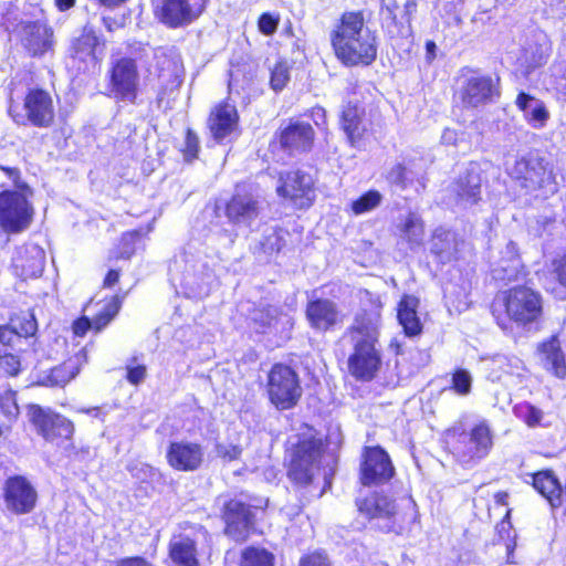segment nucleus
<instances>
[{
    "mask_svg": "<svg viewBox=\"0 0 566 566\" xmlns=\"http://www.w3.org/2000/svg\"><path fill=\"white\" fill-rule=\"evenodd\" d=\"M380 326V312L365 311L356 317L353 329L354 353L348 358L350 374L360 380H371L381 365L380 350L377 348Z\"/></svg>",
    "mask_w": 566,
    "mask_h": 566,
    "instance_id": "nucleus-1",
    "label": "nucleus"
},
{
    "mask_svg": "<svg viewBox=\"0 0 566 566\" xmlns=\"http://www.w3.org/2000/svg\"><path fill=\"white\" fill-rule=\"evenodd\" d=\"M332 44L345 64H370L377 54L375 36L365 27L360 12H346L332 34Z\"/></svg>",
    "mask_w": 566,
    "mask_h": 566,
    "instance_id": "nucleus-2",
    "label": "nucleus"
},
{
    "mask_svg": "<svg viewBox=\"0 0 566 566\" xmlns=\"http://www.w3.org/2000/svg\"><path fill=\"white\" fill-rule=\"evenodd\" d=\"M506 171L522 188L528 192L539 191L548 197L557 191V184L549 164L535 155H527L507 164Z\"/></svg>",
    "mask_w": 566,
    "mask_h": 566,
    "instance_id": "nucleus-3",
    "label": "nucleus"
},
{
    "mask_svg": "<svg viewBox=\"0 0 566 566\" xmlns=\"http://www.w3.org/2000/svg\"><path fill=\"white\" fill-rule=\"evenodd\" d=\"M509 321L526 327L538 321L543 313V300L538 292L527 286L505 291L497 300Z\"/></svg>",
    "mask_w": 566,
    "mask_h": 566,
    "instance_id": "nucleus-4",
    "label": "nucleus"
},
{
    "mask_svg": "<svg viewBox=\"0 0 566 566\" xmlns=\"http://www.w3.org/2000/svg\"><path fill=\"white\" fill-rule=\"evenodd\" d=\"M268 392L271 402L279 409L295 406L302 395L296 373L286 365H274L268 378Z\"/></svg>",
    "mask_w": 566,
    "mask_h": 566,
    "instance_id": "nucleus-5",
    "label": "nucleus"
},
{
    "mask_svg": "<svg viewBox=\"0 0 566 566\" xmlns=\"http://www.w3.org/2000/svg\"><path fill=\"white\" fill-rule=\"evenodd\" d=\"M493 447V436L485 421L476 423L470 432L461 433L453 446L454 454L463 464H474L484 459Z\"/></svg>",
    "mask_w": 566,
    "mask_h": 566,
    "instance_id": "nucleus-6",
    "label": "nucleus"
},
{
    "mask_svg": "<svg viewBox=\"0 0 566 566\" xmlns=\"http://www.w3.org/2000/svg\"><path fill=\"white\" fill-rule=\"evenodd\" d=\"M33 216V209L20 191L0 193V227L6 232L19 233L25 230Z\"/></svg>",
    "mask_w": 566,
    "mask_h": 566,
    "instance_id": "nucleus-7",
    "label": "nucleus"
},
{
    "mask_svg": "<svg viewBox=\"0 0 566 566\" xmlns=\"http://www.w3.org/2000/svg\"><path fill=\"white\" fill-rule=\"evenodd\" d=\"M323 443L321 439L310 438L301 441L293 453L289 476L297 484H308L319 468Z\"/></svg>",
    "mask_w": 566,
    "mask_h": 566,
    "instance_id": "nucleus-8",
    "label": "nucleus"
},
{
    "mask_svg": "<svg viewBox=\"0 0 566 566\" xmlns=\"http://www.w3.org/2000/svg\"><path fill=\"white\" fill-rule=\"evenodd\" d=\"M29 421L34 426L36 432L49 442L60 439L69 440L74 433V424L65 417L44 409L39 405H30L27 410Z\"/></svg>",
    "mask_w": 566,
    "mask_h": 566,
    "instance_id": "nucleus-9",
    "label": "nucleus"
},
{
    "mask_svg": "<svg viewBox=\"0 0 566 566\" xmlns=\"http://www.w3.org/2000/svg\"><path fill=\"white\" fill-rule=\"evenodd\" d=\"M139 74L136 62L120 59L109 72V94L112 97L133 103L137 96Z\"/></svg>",
    "mask_w": 566,
    "mask_h": 566,
    "instance_id": "nucleus-10",
    "label": "nucleus"
},
{
    "mask_svg": "<svg viewBox=\"0 0 566 566\" xmlns=\"http://www.w3.org/2000/svg\"><path fill=\"white\" fill-rule=\"evenodd\" d=\"M314 180L310 174L302 170L281 174L276 192L280 197L290 199L296 207L311 206L314 200Z\"/></svg>",
    "mask_w": 566,
    "mask_h": 566,
    "instance_id": "nucleus-11",
    "label": "nucleus"
},
{
    "mask_svg": "<svg viewBox=\"0 0 566 566\" xmlns=\"http://www.w3.org/2000/svg\"><path fill=\"white\" fill-rule=\"evenodd\" d=\"M203 11V3L189 0H159L155 7L156 18L169 28L192 23Z\"/></svg>",
    "mask_w": 566,
    "mask_h": 566,
    "instance_id": "nucleus-12",
    "label": "nucleus"
},
{
    "mask_svg": "<svg viewBox=\"0 0 566 566\" xmlns=\"http://www.w3.org/2000/svg\"><path fill=\"white\" fill-rule=\"evenodd\" d=\"M23 46L33 56H41L53 49L54 32L43 19H24L17 25Z\"/></svg>",
    "mask_w": 566,
    "mask_h": 566,
    "instance_id": "nucleus-13",
    "label": "nucleus"
},
{
    "mask_svg": "<svg viewBox=\"0 0 566 566\" xmlns=\"http://www.w3.org/2000/svg\"><path fill=\"white\" fill-rule=\"evenodd\" d=\"M360 472L364 485H376L388 482L394 476L395 468L384 449L370 447L365 449Z\"/></svg>",
    "mask_w": 566,
    "mask_h": 566,
    "instance_id": "nucleus-14",
    "label": "nucleus"
},
{
    "mask_svg": "<svg viewBox=\"0 0 566 566\" xmlns=\"http://www.w3.org/2000/svg\"><path fill=\"white\" fill-rule=\"evenodd\" d=\"M261 211L262 202L253 193L239 189L226 206V217L237 227H251Z\"/></svg>",
    "mask_w": 566,
    "mask_h": 566,
    "instance_id": "nucleus-15",
    "label": "nucleus"
},
{
    "mask_svg": "<svg viewBox=\"0 0 566 566\" xmlns=\"http://www.w3.org/2000/svg\"><path fill=\"white\" fill-rule=\"evenodd\" d=\"M38 494L23 476L9 478L4 484L6 507L14 514L30 513L36 503Z\"/></svg>",
    "mask_w": 566,
    "mask_h": 566,
    "instance_id": "nucleus-16",
    "label": "nucleus"
},
{
    "mask_svg": "<svg viewBox=\"0 0 566 566\" xmlns=\"http://www.w3.org/2000/svg\"><path fill=\"white\" fill-rule=\"evenodd\" d=\"M305 316L311 328L325 333L342 325L344 314L338 305L328 298H315L307 303Z\"/></svg>",
    "mask_w": 566,
    "mask_h": 566,
    "instance_id": "nucleus-17",
    "label": "nucleus"
},
{
    "mask_svg": "<svg viewBox=\"0 0 566 566\" xmlns=\"http://www.w3.org/2000/svg\"><path fill=\"white\" fill-rule=\"evenodd\" d=\"M168 464L178 471H196L205 461V449L200 443L180 440L170 442L166 453Z\"/></svg>",
    "mask_w": 566,
    "mask_h": 566,
    "instance_id": "nucleus-18",
    "label": "nucleus"
},
{
    "mask_svg": "<svg viewBox=\"0 0 566 566\" xmlns=\"http://www.w3.org/2000/svg\"><path fill=\"white\" fill-rule=\"evenodd\" d=\"M104 43L97 38L92 29L84 28L82 34L72 41L70 54L78 70H86L95 66L102 59Z\"/></svg>",
    "mask_w": 566,
    "mask_h": 566,
    "instance_id": "nucleus-19",
    "label": "nucleus"
},
{
    "mask_svg": "<svg viewBox=\"0 0 566 566\" xmlns=\"http://www.w3.org/2000/svg\"><path fill=\"white\" fill-rule=\"evenodd\" d=\"M44 263V250L36 244H25L17 248L12 258L15 274L24 280L40 276Z\"/></svg>",
    "mask_w": 566,
    "mask_h": 566,
    "instance_id": "nucleus-20",
    "label": "nucleus"
},
{
    "mask_svg": "<svg viewBox=\"0 0 566 566\" xmlns=\"http://www.w3.org/2000/svg\"><path fill=\"white\" fill-rule=\"evenodd\" d=\"M223 517L227 535L235 542H242L248 537L253 516L244 503L238 500L229 501L226 504Z\"/></svg>",
    "mask_w": 566,
    "mask_h": 566,
    "instance_id": "nucleus-21",
    "label": "nucleus"
},
{
    "mask_svg": "<svg viewBox=\"0 0 566 566\" xmlns=\"http://www.w3.org/2000/svg\"><path fill=\"white\" fill-rule=\"evenodd\" d=\"M27 119L34 126L49 127L54 118V106L50 94L43 90H32L24 98Z\"/></svg>",
    "mask_w": 566,
    "mask_h": 566,
    "instance_id": "nucleus-22",
    "label": "nucleus"
},
{
    "mask_svg": "<svg viewBox=\"0 0 566 566\" xmlns=\"http://www.w3.org/2000/svg\"><path fill=\"white\" fill-rule=\"evenodd\" d=\"M522 270V261L517 253V247L510 241L499 255H493L491 261V274L497 281H512L517 279Z\"/></svg>",
    "mask_w": 566,
    "mask_h": 566,
    "instance_id": "nucleus-23",
    "label": "nucleus"
},
{
    "mask_svg": "<svg viewBox=\"0 0 566 566\" xmlns=\"http://www.w3.org/2000/svg\"><path fill=\"white\" fill-rule=\"evenodd\" d=\"M239 115L234 105L221 103L210 113L208 127L217 142L230 136L238 127Z\"/></svg>",
    "mask_w": 566,
    "mask_h": 566,
    "instance_id": "nucleus-24",
    "label": "nucleus"
},
{
    "mask_svg": "<svg viewBox=\"0 0 566 566\" xmlns=\"http://www.w3.org/2000/svg\"><path fill=\"white\" fill-rule=\"evenodd\" d=\"M465 242L455 233L444 229H437L431 240V252L440 263H449L461 256Z\"/></svg>",
    "mask_w": 566,
    "mask_h": 566,
    "instance_id": "nucleus-25",
    "label": "nucleus"
},
{
    "mask_svg": "<svg viewBox=\"0 0 566 566\" xmlns=\"http://www.w3.org/2000/svg\"><path fill=\"white\" fill-rule=\"evenodd\" d=\"M499 92L491 77L472 76L465 81L462 87V102L472 107L491 102Z\"/></svg>",
    "mask_w": 566,
    "mask_h": 566,
    "instance_id": "nucleus-26",
    "label": "nucleus"
},
{
    "mask_svg": "<svg viewBox=\"0 0 566 566\" xmlns=\"http://www.w3.org/2000/svg\"><path fill=\"white\" fill-rule=\"evenodd\" d=\"M314 140V130L307 123L295 122L290 124L281 133V145L293 151H307Z\"/></svg>",
    "mask_w": 566,
    "mask_h": 566,
    "instance_id": "nucleus-27",
    "label": "nucleus"
},
{
    "mask_svg": "<svg viewBox=\"0 0 566 566\" xmlns=\"http://www.w3.org/2000/svg\"><path fill=\"white\" fill-rule=\"evenodd\" d=\"M515 104L523 112L524 118L533 128H543L549 119V113L545 104L532 95L521 92L516 97Z\"/></svg>",
    "mask_w": 566,
    "mask_h": 566,
    "instance_id": "nucleus-28",
    "label": "nucleus"
},
{
    "mask_svg": "<svg viewBox=\"0 0 566 566\" xmlns=\"http://www.w3.org/2000/svg\"><path fill=\"white\" fill-rule=\"evenodd\" d=\"M254 327L260 333H266L268 331H277L280 326H292L291 317L280 313L276 306H259L255 307L250 315Z\"/></svg>",
    "mask_w": 566,
    "mask_h": 566,
    "instance_id": "nucleus-29",
    "label": "nucleus"
},
{
    "mask_svg": "<svg viewBox=\"0 0 566 566\" xmlns=\"http://www.w3.org/2000/svg\"><path fill=\"white\" fill-rule=\"evenodd\" d=\"M531 478L534 489L547 499L553 507H558L563 504V488L552 472L542 471L533 474Z\"/></svg>",
    "mask_w": 566,
    "mask_h": 566,
    "instance_id": "nucleus-30",
    "label": "nucleus"
},
{
    "mask_svg": "<svg viewBox=\"0 0 566 566\" xmlns=\"http://www.w3.org/2000/svg\"><path fill=\"white\" fill-rule=\"evenodd\" d=\"M419 300L411 295H405L398 305V321L406 335L416 336L421 333L422 326L417 315Z\"/></svg>",
    "mask_w": 566,
    "mask_h": 566,
    "instance_id": "nucleus-31",
    "label": "nucleus"
},
{
    "mask_svg": "<svg viewBox=\"0 0 566 566\" xmlns=\"http://www.w3.org/2000/svg\"><path fill=\"white\" fill-rule=\"evenodd\" d=\"M525 371L523 361L515 356L496 355L490 361V377L494 380L520 378Z\"/></svg>",
    "mask_w": 566,
    "mask_h": 566,
    "instance_id": "nucleus-32",
    "label": "nucleus"
},
{
    "mask_svg": "<svg viewBox=\"0 0 566 566\" xmlns=\"http://www.w3.org/2000/svg\"><path fill=\"white\" fill-rule=\"evenodd\" d=\"M358 510L369 518H389L396 513V504L388 496L376 493L359 502Z\"/></svg>",
    "mask_w": 566,
    "mask_h": 566,
    "instance_id": "nucleus-33",
    "label": "nucleus"
},
{
    "mask_svg": "<svg viewBox=\"0 0 566 566\" xmlns=\"http://www.w3.org/2000/svg\"><path fill=\"white\" fill-rule=\"evenodd\" d=\"M169 555L177 566H199L195 542L188 537H177L170 542Z\"/></svg>",
    "mask_w": 566,
    "mask_h": 566,
    "instance_id": "nucleus-34",
    "label": "nucleus"
},
{
    "mask_svg": "<svg viewBox=\"0 0 566 566\" xmlns=\"http://www.w3.org/2000/svg\"><path fill=\"white\" fill-rule=\"evenodd\" d=\"M481 181L476 174L468 172L464 178H460L453 185V192H455L459 201L464 206L474 205L480 195Z\"/></svg>",
    "mask_w": 566,
    "mask_h": 566,
    "instance_id": "nucleus-35",
    "label": "nucleus"
},
{
    "mask_svg": "<svg viewBox=\"0 0 566 566\" xmlns=\"http://www.w3.org/2000/svg\"><path fill=\"white\" fill-rule=\"evenodd\" d=\"M87 363V353L85 348H81L76 354L66 359L63 364L53 367L60 387H64L74 379L81 368Z\"/></svg>",
    "mask_w": 566,
    "mask_h": 566,
    "instance_id": "nucleus-36",
    "label": "nucleus"
},
{
    "mask_svg": "<svg viewBox=\"0 0 566 566\" xmlns=\"http://www.w3.org/2000/svg\"><path fill=\"white\" fill-rule=\"evenodd\" d=\"M541 352L545 356L546 364L551 366L557 377L566 375L564 355L560 350V343L556 336L541 345Z\"/></svg>",
    "mask_w": 566,
    "mask_h": 566,
    "instance_id": "nucleus-37",
    "label": "nucleus"
},
{
    "mask_svg": "<svg viewBox=\"0 0 566 566\" xmlns=\"http://www.w3.org/2000/svg\"><path fill=\"white\" fill-rule=\"evenodd\" d=\"M360 115L361 112L357 106L347 105L343 109L342 126L350 143L359 138L364 132Z\"/></svg>",
    "mask_w": 566,
    "mask_h": 566,
    "instance_id": "nucleus-38",
    "label": "nucleus"
},
{
    "mask_svg": "<svg viewBox=\"0 0 566 566\" xmlns=\"http://www.w3.org/2000/svg\"><path fill=\"white\" fill-rule=\"evenodd\" d=\"M240 566H274V555L264 548L248 547L242 553Z\"/></svg>",
    "mask_w": 566,
    "mask_h": 566,
    "instance_id": "nucleus-39",
    "label": "nucleus"
},
{
    "mask_svg": "<svg viewBox=\"0 0 566 566\" xmlns=\"http://www.w3.org/2000/svg\"><path fill=\"white\" fill-rule=\"evenodd\" d=\"M386 179L391 186L405 190L412 184L415 174L406 165L396 164L388 170Z\"/></svg>",
    "mask_w": 566,
    "mask_h": 566,
    "instance_id": "nucleus-40",
    "label": "nucleus"
},
{
    "mask_svg": "<svg viewBox=\"0 0 566 566\" xmlns=\"http://www.w3.org/2000/svg\"><path fill=\"white\" fill-rule=\"evenodd\" d=\"M403 238L411 245H420L423 242L424 230L422 220L415 213H410L402 229Z\"/></svg>",
    "mask_w": 566,
    "mask_h": 566,
    "instance_id": "nucleus-41",
    "label": "nucleus"
},
{
    "mask_svg": "<svg viewBox=\"0 0 566 566\" xmlns=\"http://www.w3.org/2000/svg\"><path fill=\"white\" fill-rule=\"evenodd\" d=\"M382 200V196L377 190H369L358 199L352 202V211L354 214H364L376 209Z\"/></svg>",
    "mask_w": 566,
    "mask_h": 566,
    "instance_id": "nucleus-42",
    "label": "nucleus"
},
{
    "mask_svg": "<svg viewBox=\"0 0 566 566\" xmlns=\"http://www.w3.org/2000/svg\"><path fill=\"white\" fill-rule=\"evenodd\" d=\"M10 324L20 337L33 336L38 329L35 317L30 312L14 315L11 317Z\"/></svg>",
    "mask_w": 566,
    "mask_h": 566,
    "instance_id": "nucleus-43",
    "label": "nucleus"
},
{
    "mask_svg": "<svg viewBox=\"0 0 566 566\" xmlns=\"http://www.w3.org/2000/svg\"><path fill=\"white\" fill-rule=\"evenodd\" d=\"M472 375L463 368H458L451 378V389L459 396H468L471 392Z\"/></svg>",
    "mask_w": 566,
    "mask_h": 566,
    "instance_id": "nucleus-44",
    "label": "nucleus"
},
{
    "mask_svg": "<svg viewBox=\"0 0 566 566\" xmlns=\"http://www.w3.org/2000/svg\"><path fill=\"white\" fill-rule=\"evenodd\" d=\"M0 411L9 422L18 418L20 410L13 390L7 389L0 394Z\"/></svg>",
    "mask_w": 566,
    "mask_h": 566,
    "instance_id": "nucleus-45",
    "label": "nucleus"
},
{
    "mask_svg": "<svg viewBox=\"0 0 566 566\" xmlns=\"http://www.w3.org/2000/svg\"><path fill=\"white\" fill-rule=\"evenodd\" d=\"M515 415L522 419L528 427L539 424L543 418V411L530 403H521L514 408Z\"/></svg>",
    "mask_w": 566,
    "mask_h": 566,
    "instance_id": "nucleus-46",
    "label": "nucleus"
},
{
    "mask_svg": "<svg viewBox=\"0 0 566 566\" xmlns=\"http://www.w3.org/2000/svg\"><path fill=\"white\" fill-rule=\"evenodd\" d=\"M290 81V67L286 62H277L271 71V86L274 91H282Z\"/></svg>",
    "mask_w": 566,
    "mask_h": 566,
    "instance_id": "nucleus-47",
    "label": "nucleus"
},
{
    "mask_svg": "<svg viewBox=\"0 0 566 566\" xmlns=\"http://www.w3.org/2000/svg\"><path fill=\"white\" fill-rule=\"evenodd\" d=\"M21 368L19 356L9 353L6 348L0 349V371L7 376H17Z\"/></svg>",
    "mask_w": 566,
    "mask_h": 566,
    "instance_id": "nucleus-48",
    "label": "nucleus"
},
{
    "mask_svg": "<svg viewBox=\"0 0 566 566\" xmlns=\"http://www.w3.org/2000/svg\"><path fill=\"white\" fill-rule=\"evenodd\" d=\"M118 306L115 302H111L92 319L93 328L97 332L104 328L117 314Z\"/></svg>",
    "mask_w": 566,
    "mask_h": 566,
    "instance_id": "nucleus-49",
    "label": "nucleus"
},
{
    "mask_svg": "<svg viewBox=\"0 0 566 566\" xmlns=\"http://www.w3.org/2000/svg\"><path fill=\"white\" fill-rule=\"evenodd\" d=\"M258 25L261 33L264 35H272L277 29L279 18L272 15L271 13H263L259 18Z\"/></svg>",
    "mask_w": 566,
    "mask_h": 566,
    "instance_id": "nucleus-50",
    "label": "nucleus"
},
{
    "mask_svg": "<svg viewBox=\"0 0 566 566\" xmlns=\"http://www.w3.org/2000/svg\"><path fill=\"white\" fill-rule=\"evenodd\" d=\"M182 151L185 154L186 159L188 160L197 157V154L199 151V138L191 129L187 130L185 148Z\"/></svg>",
    "mask_w": 566,
    "mask_h": 566,
    "instance_id": "nucleus-51",
    "label": "nucleus"
},
{
    "mask_svg": "<svg viewBox=\"0 0 566 566\" xmlns=\"http://www.w3.org/2000/svg\"><path fill=\"white\" fill-rule=\"evenodd\" d=\"M217 455L224 461H233L241 455V448L233 444L218 443L216 447Z\"/></svg>",
    "mask_w": 566,
    "mask_h": 566,
    "instance_id": "nucleus-52",
    "label": "nucleus"
},
{
    "mask_svg": "<svg viewBox=\"0 0 566 566\" xmlns=\"http://www.w3.org/2000/svg\"><path fill=\"white\" fill-rule=\"evenodd\" d=\"M20 336L13 328V326L9 323L8 325L0 326V344L3 348H8L13 346L15 340H19Z\"/></svg>",
    "mask_w": 566,
    "mask_h": 566,
    "instance_id": "nucleus-53",
    "label": "nucleus"
},
{
    "mask_svg": "<svg viewBox=\"0 0 566 566\" xmlns=\"http://www.w3.org/2000/svg\"><path fill=\"white\" fill-rule=\"evenodd\" d=\"M284 245L283 239L277 231H273L269 235L265 237L264 241L262 242V247L265 252L272 253V252H279Z\"/></svg>",
    "mask_w": 566,
    "mask_h": 566,
    "instance_id": "nucleus-54",
    "label": "nucleus"
},
{
    "mask_svg": "<svg viewBox=\"0 0 566 566\" xmlns=\"http://www.w3.org/2000/svg\"><path fill=\"white\" fill-rule=\"evenodd\" d=\"M146 377V367L144 365L128 366L127 380L133 385L140 384Z\"/></svg>",
    "mask_w": 566,
    "mask_h": 566,
    "instance_id": "nucleus-55",
    "label": "nucleus"
},
{
    "mask_svg": "<svg viewBox=\"0 0 566 566\" xmlns=\"http://www.w3.org/2000/svg\"><path fill=\"white\" fill-rule=\"evenodd\" d=\"M36 384L45 387H60V381L55 376L53 368L39 374Z\"/></svg>",
    "mask_w": 566,
    "mask_h": 566,
    "instance_id": "nucleus-56",
    "label": "nucleus"
},
{
    "mask_svg": "<svg viewBox=\"0 0 566 566\" xmlns=\"http://www.w3.org/2000/svg\"><path fill=\"white\" fill-rule=\"evenodd\" d=\"M300 566H329V563L321 553H315L301 559Z\"/></svg>",
    "mask_w": 566,
    "mask_h": 566,
    "instance_id": "nucleus-57",
    "label": "nucleus"
},
{
    "mask_svg": "<svg viewBox=\"0 0 566 566\" xmlns=\"http://www.w3.org/2000/svg\"><path fill=\"white\" fill-rule=\"evenodd\" d=\"M554 222L555 216L552 212L538 216L536 219L537 232L546 231Z\"/></svg>",
    "mask_w": 566,
    "mask_h": 566,
    "instance_id": "nucleus-58",
    "label": "nucleus"
},
{
    "mask_svg": "<svg viewBox=\"0 0 566 566\" xmlns=\"http://www.w3.org/2000/svg\"><path fill=\"white\" fill-rule=\"evenodd\" d=\"M93 328L92 321H90L87 317H82L74 322L73 324V331L74 334L82 336L86 333L87 329Z\"/></svg>",
    "mask_w": 566,
    "mask_h": 566,
    "instance_id": "nucleus-59",
    "label": "nucleus"
},
{
    "mask_svg": "<svg viewBox=\"0 0 566 566\" xmlns=\"http://www.w3.org/2000/svg\"><path fill=\"white\" fill-rule=\"evenodd\" d=\"M557 280L559 284L566 287V254L559 260L556 269H555ZM566 297V293H565Z\"/></svg>",
    "mask_w": 566,
    "mask_h": 566,
    "instance_id": "nucleus-60",
    "label": "nucleus"
},
{
    "mask_svg": "<svg viewBox=\"0 0 566 566\" xmlns=\"http://www.w3.org/2000/svg\"><path fill=\"white\" fill-rule=\"evenodd\" d=\"M117 566H153L143 557H128L119 560Z\"/></svg>",
    "mask_w": 566,
    "mask_h": 566,
    "instance_id": "nucleus-61",
    "label": "nucleus"
},
{
    "mask_svg": "<svg viewBox=\"0 0 566 566\" xmlns=\"http://www.w3.org/2000/svg\"><path fill=\"white\" fill-rule=\"evenodd\" d=\"M312 117L317 126L324 125L326 123V112L323 107H314L312 109Z\"/></svg>",
    "mask_w": 566,
    "mask_h": 566,
    "instance_id": "nucleus-62",
    "label": "nucleus"
},
{
    "mask_svg": "<svg viewBox=\"0 0 566 566\" xmlns=\"http://www.w3.org/2000/svg\"><path fill=\"white\" fill-rule=\"evenodd\" d=\"M441 140L446 145H455L458 142V133L453 129H444L441 136Z\"/></svg>",
    "mask_w": 566,
    "mask_h": 566,
    "instance_id": "nucleus-63",
    "label": "nucleus"
},
{
    "mask_svg": "<svg viewBox=\"0 0 566 566\" xmlns=\"http://www.w3.org/2000/svg\"><path fill=\"white\" fill-rule=\"evenodd\" d=\"M556 90L566 98V71L565 74L557 81Z\"/></svg>",
    "mask_w": 566,
    "mask_h": 566,
    "instance_id": "nucleus-64",
    "label": "nucleus"
}]
</instances>
